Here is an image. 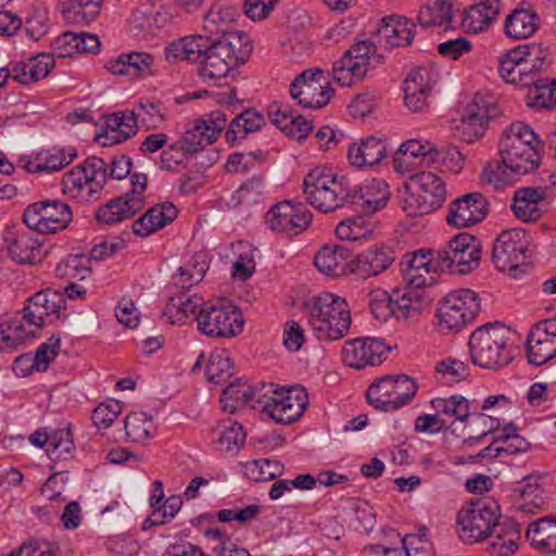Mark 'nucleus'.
Here are the masks:
<instances>
[{"label": "nucleus", "mask_w": 556, "mask_h": 556, "mask_svg": "<svg viewBox=\"0 0 556 556\" xmlns=\"http://www.w3.org/2000/svg\"><path fill=\"white\" fill-rule=\"evenodd\" d=\"M254 401V409H260L277 424L289 425L296 421L307 405L304 390L276 388L273 383L263 384L253 390L245 383H230L223 392L220 402L223 409L233 413L239 405Z\"/></svg>", "instance_id": "1"}, {"label": "nucleus", "mask_w": 556, "mask_h": 556, "mask_svg": "<svg viewBox=\"0 0 556 556\" xmlns=\"http://www.w3.org/2000/svg\"><path fill=\"white\" fill-rule=\"evenodd\" d=\"M201 47L199 75L204 80H217L243 64L251 54L252 46L244 33L225 34L220 37L204 36Z\"/></svg>", "instance_id": "2"}, {"label": "nucleus", "mask_w": 556, "mask_h": 556, "mask_svg": "<svg viewBox=\"0 0 556 556\" xmlns=\"http://www.w3.org/2000/svg\"><path fill=\"white\" fill-rule=\"evenodd\" d=\"M308 325L318 340L337 341L345 337L351 327V313L344 298L325 292L305 304Z\"/></svg>", "instance_id": "3"}, {"label": "nucleus", "mask_w": 556, "mask_h": 556, "mask_svg": "<svg viewBox=\"0 0 556 556\" xmlns=\"http://www.w3.org/2000/svg\"><path fill=\"white\" fill-rule=\"evenodd\" d=\"M510 336V329L498 323L476 329L468 343L472 364L490 370L507 366L513 359Z\"/></svg>", "instance_id": "4"}, {"label": "nucleus", "mask_w": 556, "mask_h": 556, "mask_svg": "<svg viewBox=\"0 0 556 556\" xmlns=\"http://www.w3.org/2000/svg\"><path fill=\"white\" fill-rule=\"evenodd\" d=\"M303 192L306 201L321 212L349 205L350 181L336 176L331 169L315 167L305 176Z\"/></svg>", "instance_id": "5"}, {"label": "nucleus", "mask_w": 556, "mask_h": 556, "mask_svg": "<svg viewBox=\"0 0 556 556\" xmlns=\"http://www.w3.org/2000/svg\"><path fill=\"white\" fill-rule=\"evenodd\" d=\"M534 131L521 122L513 123L500 141V154L506 166L518 176L534 170L539 165Z\"/></svg>", "instance_id": "6"}, {"label": "nucleus", "mask_w": 556, "mask_h": 556, "mask_svg": "<svg viewBox=\"0 0 556 556\" xmlns=\"http://www.w3.org/2000/svg\"><path fill=\"white\" fill-rule=\"evenodd\" d=\"M445 199L444 180L432 172H420L405 186L402 208L408 216L427 215L440 208Z\"/></svg>", "instance_id": "7"}, {"label": "nucleus", "mask_w": 556, "mask_h": 556, "mask_svg": "<svg viewBox=\"0 0 556 556\" xmlns=\"http://www.w3.org/2000/svg\"><path fill=\"white\" fill-rule=\"evenodd\" d=\"M500 517V506L495 500L483 497L470 502L457 515L460 539L472 544L489 538Z\"/></svg>", "instance_id": "8"}, {"label": "nucleus", "mask_w": 556, "mask_h": 556, "mask_svg": "<svg viewBox=\"0 0 556 556\" xmlns=\"http://www.w3.org/2000/svg\"><path fill=\"white\" fill-rule=\"evenodd\" d=\"M106 180V163L100 157L90 156L63 175L62 191L72 198H98Z\"/></svg>", "instance_id": "9"}, {"label": "nucleus", "mask_w": 556, "mask_h": 556, "mask_svg": "<svg viewBox=\"0 0 556 556\" xmlns=\"http://www.w3.org/2000/svg\"><path fill=\"white\" fill-rule=\"evenodd\" d=\"M194 319L198 330L207 338L229 339L242 332L244 318L233 305L223 302L204 303Z\"/></svg>", "instance_id": "10"}, {"label": "nucleus", "mask_w": 556, "mask_h": 556, "mask_svg": "<svg viewBox=\"0 0 556 556\" xmlns=\"http://www.w3.org/2000/svg\"><path fill=\"white\" fill-rule=\"evenodd\" d=\"M417 389L415 380L407 375L384 376L370 384L367 400L377 409L396 410L415 396Z\"/></svg>", "instance_id": "11"}, {"label": "nucleus", "mask_w": 556, "mask_h": 556, "mask_svg": "<svg viewBox=\"0 0 556 556\" xmlns=\"http://www.w3.org/2000/svg\"><path fill=\"white\" fill-rule=\"evenodd\" d=\"M131 190L115 197L100 206L96 212V219L100 224L113 225L131 218L146 204L144 192L148 177L146 174L135 173L130 177Z\"/></svg>", "instance_id": "12"}, {"label": "nucleus", "mask_w": 556, "mask_h": 556, "mask_svg": "<svg viewBox=\"0 0 556 556\" xmlns=\"http://www.w3.org/2000/svg\"><path fill=\"white\" fill-rule=\"evenodd\" d=\"M481 308L478 294L470 289H459L448 293L438 308L439 324L451 331H459L472 321Z\"/></svg>", "instance_id": "13"}, {"label": "nucleus", "mask_w": 556, "mask_h": 556, "mask_svg": "<svg viewBox=\"0 0 556 556\" xmlns=\"http://www.w3.org/2000/svg\"><path fill=\"white\" fill-rule=\"evenodd\" d=\"M73 219L68 204L61 200H43L29 204L23 214L28 229L39 233H55L65 229Z\"/></svg>", "instance_id": "14"}, {"label": "nucleus", "mask_w": 556, "mask_h": 556, "mask_svg": "<svg viewBox=\"0 0 556 556\" xmlns=\"http://www.w3.org/2000/svg\"><path fill=\"white\" fill-rule=\"evenodd\" d=\"M500 115V109L492 97L476 94L464 109L457 136L466 143H473L483 137L489 122Z\"/></svg>", "instance_id": "15"}, {"label": "nucleus", "mask_w": 556, "mask_h": 556, "mask_svg": "<svg viewBox=\"0 0 556 556\" xmlns=\"http://www.w3.org/2000/svg\"><path fill=\"white\" fill-rule=\"evenodd\" d=\"M376 53V46L368 40L355 42L333 64L332 77L342 87H351L362 80L369 66V60Z\"/></svg>", "instance_id": "16"}, {"label": "nucleus", "mask_w": 556, "mask_h": 556, "mask_svg": "<svg viewBox=\"0 0 556 556\" xmlns=\"http://www.w3.org/2000/svg\"><path fill=\"white\" fill-rule=\"evenodd\" d=\"M529 236L523 228L503 230L494 240L492 263L500 271H515L526 260Z\"/></svg>", "instance_id": "17"}, {"label": "nucleus", "mask_w": 556, "mask_h": 556, "mask_svg": "<svg viewBox=\"0 0 556 556\" xmlns=\"http://www.w3.org/2000/svg\"><path fill=\"white\" fill-rule=\"evenodd\" d=\"M444 271L468 274L478 267L481 248L478 239L467 232L452 238L447 248L439 251Z\"/></svg>", "instance_id": "18"}, {"label": "nucleus", "mask_w": 556, "mask_h": 556, "mask_svg": "<svg viewBox=\"0 0 556 556\" xmlns=\"http://www.w3.org/2000/svg\"><path fill=\"white\" fill-rule=\"evenodd\" d=\"M265 220L273 231L299 235L309 226L312 214L300 203L283 201L267 212Z\"/></svg>", "instance_id": "19"}, {"label": "nucleus", "mask_w": 556, "mask_h": 556, "mask_svg": "<svg viewBox=\"0 0 556 556\" xmlns=\"http://www.w3.org/2000/svg\"><path fill=\"white\" fill-rule=\"evenodd\" d=\"M323 74L320 70H306L298 75L290 85L291 97L304 108H324L331 99L333 90L329 85H321Z\"/></svg>", "instance_id": "20"}, {"label": "nucleus", "mask_w": 556, "mask_h": 556, "mask_svg": "<svg viewBox=\"0 0 556 556\" xmlns=\"http://www.w3.org/2000/svg\"><path fill=\"white\" fill-rule=\"evenodd\" d=\"M227 125V115L217 110L201 119L194 121L182 138V149L189 153H197L206 146L212 144Z\"/></svg>", "instance_id": "21"}, {"label": "nucleus", "mask_w": 556, "mask_h": 556, "mask_svg": "<svg viewBox=\"0 0 556 556\" xmlns=\"http://www.w3.org/2000/svg\"><path fill=\"white\" fill-rule=\"evenodd\" d=\"M488 212L486 198L480 192H470L451 202L446 222L456 228H467L481 223Z\"/></svg>", "instance_id": "22"}, {"label": "nucleus", "mask_w": 556, "mask_h": 556, "mask_svg": "<svg viewBox=\"0 0 556 556\" xmlns=\"http://www.w3.org/2000/svg\"><path fill=\"white\" fill-rule=\"evenodd\" d=\"M388 350L383 341L376 338L354 339L346 341L342 349V357L349 367L361 369L376 366L382 362V355Z\"/></svg>", "instance_id": "23"}, {"label": "nucleus", "mask_w": 556, "mask_h": 556, "mask_svg": "<svg viewBox=\"0 0 556 556\" xmlns=\"http://www.w3.org/2000/svg\"><path fill=\"white\" fill-rule=\"evenodd\" d=\"M437 77L430 67L412 70L404 80V102L412 112H422L428 108V96Z\"/></svg>", "instance_id": "24"}, {"label": "nucleus", "mask_w": 556, "mask_h": 556, "mask_svg": "<svg viewBox=\"0 0 556 556\" xmlns=\"http://www.w3.org/2000/svg\"><path fill=\"white\" fill-rule=\"evenodd\" d=\"M394 260V251L390 247H374L350 261V271L367 279L386 271Z\"/></svg>", "instance_id": "25"}, {"label": "nucleus", "mask_w": 556, "mask_h": 556, "mask_svg": "<svg viewBox=\"0 0 556 556\" xmlns=\"http://www.w3.org/2000/svg\"><path fill=\"white\" fill-rule=\"evenodd\" d=\"M389 195L387 182L382 179H372L367 181L357 191L352 192L350 190L349 205L356 213L368 215L386 206Z\"/></svg>", "instance_id": "26"}, {"label": "nucleus", "mask_w": 556, "mask_h": 556, "mask_svg": "<svg viewBox=\"0 0 556 556\" xmlns=\"http://www.w3.org/2000/svg\"><path fill=\"white\" fill-rule=\"evenodd\" d=\"M441 255L439 251L432 250H418L412 253H406L401 263V274L410 288H425L426 280L420 279L416 274L417 269L426 270L428 266H432L433 271H444L443 264H441Z\"/></svg>", "instance_id": "27"}, {"label": "nucleus", "mask_w": 556, "mask_h": 556, "mask_svg": "<svg viewBox=\"0 0 556 556\" xmlns=\"http://www.w3.org/2000/svg\"><path fill=\"white\" fill-rule=\"evenodd\" d=\"M415 24L404 16L391 15L381 20L377 37L391 48L406 47L415 37Z\"/></svg>", "instance_id": "28"}, {"label": "nucleus", "mask_w": 556, "mask_h": 556, "mask_svg": "<svg viewBox=\"0 0 556 556\" xmlns=\"http://www.w3.org/2000/svg\"><path fill=\"white\" fill-rule=\"evenodd\" d=\"M544 64V59L539 54L533 58L525 59L516 64L501 63L500 73L506 83L517 85L522 88H532L538 84L539 72Z\"/></svg>", "instance_id": "29"}, {"label": "nucleus", "mask_w": 556, "mask_h": 556, "mask_svg": "<svg viewBox=\"0 0 556 556\" xmlns=\"http://www.w3.org/2000/svg\"><path fill=\"white\" fill-rule=\"evenodd\" d=\"M177 216L178 210L172 202L159 203L134 222L132 231L139 237H148L172 223Z\"/></svg>", "instance_id": "30"}, {"label": "nucleus", "mask_w": 556, "mask_h": 556, "mask_svg": "<svg viewBox=\"0 0 556 556\" xmlns=\"http://www.w3.org/2000/svg\"><path fill=\"white\" fill-rule=\"evenodd\" d=\"M154 56L147 52L122 53L116 59L110 60L105 68L115 75H127L130 77L149 76L152 74Z\"/></svg>", "instance_id": "31"}, {"label": "nucleus", "mask_w": 556, "mask_h": 556, "mask_svg": "<svg viewBox=\"0 0 556 556\" xmlns=\"http://www.w3.org/2000/svg\"><path fill=\"white\" fill-rule=\"evenodd\" d=\"M438 148L434 143L410 139L401 144L395 159V168L399 172H404L414 164L415 160H419L420 164L432 165L438 162Z\"/></svg>", "instance_id": "32"}, {"label": "nucleus", "mask_w": 556, "mask_h": 556, "mask_svg": "<svg viewBox=\"0 0 556 556\" xmlns=\"http://www.w3.org/2000/svg\"><path fill=\"white\" fill-rule=\"evenodd\" d=\"M387 146L377 137H368L350 146L348 159L353 166L372 167L379 164L386 156Z\"/></svg>", "instance_id": "33"}, {"label": "nucleus", "mask_w": 556, "mask_h": 556, "mask_svg": "<svg viewBox=\"0 0 556 556\" xmlns=\"http://www.w3.org/2000/svg\"><path fill=\"white\" fill-rule=\"evenodd\" d=\"M204 304L202 298L198 295H189L180 292L170 296L166 303L162 317L172 325H184L190 317L198 315L199 309Z\"/></svg>", "instance_id": "34"}, {"label": "nucleus", "mask_w": 556, "mask_h": 556, "mask_svg": "<svg viewBox=\"0 0 556 556\" xmlns=\"http://www.w3.org/2000/svg\"><path fill=\"white\" fill-rule=\"evenodd\" d=\"M77 157L75 148L52 147L48 150L39 152L34 160L25 164L27 172L31 173H52L67 166Z\"/></svg>", "instance_id": "35"}, {"label": "nucleus", "mask_w": 556, "mask_h": 556, "mask_svg": "<svg viewBox=\"0 0 556 556\" xmlns=\"http://www.w3.org/2000/svg\"><path fill=\"white\" fill-rule=\"evenodd\" d=\"M544 200V192L540 188L518 189L513 198L511 211L515 216L525 223H534L542 217L540 203Z\"/></svg>", "instance_id": "36"}, {"label": "nucleus", "mask_w": 556, "mask_h": 556, "mask_svg": "<svg viewBox=\"0 0 556 556\" xmlns=\"http://www.w3.org/2000/svg\"><path fill=\"white\" fill-rule=\"evenodd\" d=\"M489 536L492 539L488 547L491 556H510L518 548L520 529L511 520L498 521Z\"/></svg>", "instance_id": "37"}, {"label": "nucleus", "mask_w": 556, "mask_h": 556, "mask_svg": "<svg viewBox=\"0 0 556 556\" xmlns=\"http://www.w3.org/2000/svg\"><path fill=\"white\" fill-rule=\"evenodd\" d=\"M5 248L15 263H33L35 253L40 249V242L26 230H8L4 235Z\"/></svg>", "instance_id": "38"}, {"label": "nucleus", "mask_w": 556, "mask_h": 556, "mask_svg": "<svg viewBox=\"0 0 556 556\" xmlns=\"http://www.w3.org/2000/svg\"><path fill=\"white\" fill-rule=\"evenodd\" d=\"M349 250L343 245L324 247L314 258L316 268L330 277H339L350 269Z\"/></svg>", "instance_id": "39"}, {"label": "nucleus", "mask_w": 556, "mask_h": 556, "mask_svg": "<svg viewBox=\"0 0 556 556\" xmlns=\"http://www.w3.org/2000/svg\"><path fill=\"white\" fill-rule=\"evenodd\" d=\"M500 12V0H484L464 12L463 26L470 33H481L496 20Z\"/></svg>", "instance_id": "40"}, {"label": "nucleus", "mask_w": 556, "mask_h": 556, "mask_svg": "<svg viewBox=\"0 0 556 556\" xmlns=\"http://www.w3.org/2000/svg\"><path fill=\"white\" fill-rule=\"evenodd\" d=\"M540 17L532 8H516L506 17L505 31L514 39H527L539 28Z\"/></svg>", "instance_id": "41"}, {"label": "nucleus", "mask_w": 556, "mask_h": 556, "mask_svg": "<svg viewBox=\"0 0 556 556\" xmlns=\"http://www.w3.org/2000/svg\"><path fill=\"white\" fill-rule=\"evenodd\" d=\"M138 118L132 111L116 112L105 117V132L97 137L100 141L101 138H112L113 142H122L135 135L139 125Z\"/></svg>", "instance_id": "42"}, {"label": "nucleus", "mask_w": 556, "mask_h": 556, "mask_svg": "<svg viewBox=\"0 0 556 556\" xmlns=\"http://www.w3.org/2000/svg\"><path fill=\"white\" fill-rule=\"evenodd\" d=\"M526 538L539 548L549 553L556 552V517H544L531 522Z\"/></svg>", "instance_id": "43"}, {"label": "nucleus", "mask_w": 556, "mask_h": 556, "mask_svg": "<svg viewBox=\"0 0 556 556\" xmlns=\"http://www.w3.org/2000/svg\"><path fill=\"white\" fill-rule=\"evenodd\" d=\"M396 318L408 319L418 315L422 308L427 307L431 300L422 288H410L400 294L394 293Z\"/></svg>", "instance_id": "44"}, {"label": "nucleus", "mask_w": 556, "mask_h": 556, "mask_svg": "<svg viewBox=\"0 0 556 556\" xmlns=\"http://www.w3.org/2000/svg\"><path fill=\"white\" fill-rule=\"evenodd\" d=\"M265 124V116L255 109L243 110L230 122L226 139L233 143L238 138H244L248 134L260 130Z\"/></svg>", "instance_id": "45"}, {"label": "nucleus", "mask_w": 556, "mask_h": 556, "mask_svg": "<svg viewBox=\"0 0 556 556\" xmlns=\"http://www.w3.org/2000/svg\"><path fill=\"white\" fill-rule=\"evenodd\" d=\"M454 17L452 0H437L432 5L422 7L417 21L422 27H450Z\"/></svg>", "instance_id": "46"}, {"label": "nucleus", "mask_w": 556, "mask_h": 556, "mask_svg": "<svg viewBox=\"0 0 556 556\" xmlns=\"http://www.w3.org/2000/svg\"><path fill=\"white\" fill-rule=\"evenodd\" d=\"M202 35L189 36L173 41L165 49V58L168 62H175L177 60H186L192 63H197L201 55V47L203 41Z\"/></svg>", "instance_id": "47"}, {"label": "nucleus", "mask_w": 556, "mask_h": 556, "mask_svg": "<svg viewBox=\"0 0 556 556\" xmlns=\"http://www.w3.org/2000/svg\"><path fill=\"white\" fill-rule=\"evenodd\" d=\"M70 4L63 10L67 24L88 25L93 22L101 10L102 0H68Z\"/></svg>", "instance_id": "48"}, {"label": "nucleus", "mask_w": 556, "mask_h": 556, "mask_svg": "<svg viewBox=\"0 0 556 556\" xmlns=\"http://www.w3.org/2000/svg\"><path fill=\"white\" fill-rule=\"evenodd\" d=\"M542 332H530L527 339V356L531 364L540 366L556 356V339Z\"/></svg>", "instance_id": "49"}, {"label": "nucleus", "mask_w": 556, "mask_h": 556, "mask_svg": "<svg viewBox=\"0 0 556 556\" xmlns=\"http://www.w3.org/2000/svg\"><path fill=\"white\" fill-rule=\"evenodd\" d=\"M125 434L128 441L146 444L152 437V418L143 412H134L124 420Z\"/></svg>", "instance_id": "50"}, {"label": "nucleus", "mask_w": 556, "mask_h": 556, "mask_svg": "<svg viewBox=\"0 0 556 556\" xmlns=\"http://www.w3.org/2000/svg\"><path fill=\"white\" fill-rule=\"evenodd\" d=\"M530 443L518 434H501L482 452V457H498L503 454L513 455L528 451Z\"/></svg>", "instance_id": "51"}, {"label": "nucleus", "mask_w": 556, "mask_h": 556, "mask_svg": "<svg viewBox=\"0 0 556 556\" xmlns=\"http://www.w3.org/2000/svg\"><path fill=\"white\" fill-rule=\"evenodd\" d=\"M430 404L440 417H454L456 420L465 421L470 415L469 402L463 395H452L446 399L437 397Z\"/></svg>", "instance_id": "52"}, {"label": "nucleus", "mask_w": 556, "mask_h": 556, "mask_svg": "<svg viewBox=\"0 0 556 556\" xmlns=\"http://www.w3.org/2000/svg\"><path fill=\"white\" fill-rule=\"evenodd\" d=\"M35 330H26L20 319H12L0 325V349H15L22 341L35 338Z\"/></svg>", "instance_id": "53"}, {"label": "nucleus", "mask_w": 556, "mask_h": 556, "mask_svg": "<svg viewBox=\"0 0 556 556\" xmlns=\"http://www.w3.org/2000/svg\"><path fill=\"white\" fill-rule=\"evenodd\" d=\"M529 105L538 109H553L556 106V79H538L528 93Z\"/></svg>", "instance_id": "54"}, {"label": "nucleus", "mask_w": 556, "mask_h": 556, "mask_svg": "<svg viewBox=\"0 0 556 556\" xmlns=\"http://www.w3.org/2000/svg\"><path fill=\"white\" fill-rule=\"evenodd\" d=\"M245 442V432L242 426L231 419L224 420L218 426V444L222 450L232 451L240 448Z\"/></svg>", "instance_id": "55"}, {"label": "nucleus", "mask_w": 556, "mask_h": 556, "mask_svg": "<svg viewBox=\"0 0 556 556\" xmlns=\"http://www.w3.org/2000/svg\"><path fill=\"white\" fill-rule=\"evenodd\" d=\"M232 21V16L228 11L222 8L213 7L204 17L203 36L220 37L225 34H231L228 30V24Z\"/></svg>", "instance_id": "56"}, {"label": "nucleus", "mask_w": 556, "mask_h": 556, "mask_svg": "<svg viewBox=\"0 0 556 556\" xmlns=\"http://www.w3.org/2000/svg\"><path fill=\"white\" fill-rule=\"evenodd\" d=\"M232 376V364L224 353H212L206 365V378L210 382L220 384Z\"/></svg>", "instance_id": "57"}, {"label": "nucleus", "mask_w": 556, "mask_h": 556, "mask_svg": "<svg viewBox=\"0 0 556 556\" xmlns=\"http://www.w3.org/2000/svg\"><path fill=\"white\" fill-rule=\"evenodd\" d=\"M75 448L70 428L59 429L50 433L48 456L56 462L66 458Z\"/></svg>", "instance_id": "58"}, {"label": "nucleus", "mask_w": 556, "mask_h": 556, "mask_svg": "<svg viewBox=\"0 0 556 556\" xmlns=\"http://www.w3.org/2000/svg\"><path fill=\"white\" fill-rule=\"evenodd\" d=\"M515 176L518 175L506 166V163L503 162L502 157L500 162L486 164L482 172L483 180L495 189L513 184Z\"/></svg>", "instance_id": "59"}, {"label": "nucleus", "mask_w": 556, "mask_h": 556, "mask_svg": "<svg viewBox=\"0 0 556 556\" xmlns=\"http://www.w3.org/2000/svg\"><path fill=\"white\" fill-rule=\"evenodd\" d=\"M89 262L85 254H70L56 265L55 271L60 277H79V279H84L91 270L87 266Z\"/></svg>", "instance_id": "60"}, {"label": "nucleus", "mask_w": 556, "mask_h": 556, "mask_svg": "<svg viewBox=\"0 0 556 556\" xmlns=\"http://www.w3.org/2000/svg\"><path fill=\"white\" fill-rule=\"evenodd\" d=\"M369 307L372 316L379 321H387L391 316L396 317L395 298L386 291L371 293Z\"/></svg>", "instance_id": "61"}, {"label": "nucleus", "mask_w": 556, "mask_h": 556, "mask_svg": "<svg viewBox=\"0 0 556 556\" xmlns=\"http://www.w3.org/2000/svg\"><path fill=\"white\" fill-rule=\"evenodd\" d=\"M282 115V119L275 118V125L287 136L301 140L312 131V123L303 116L286 115L285 113Z\"/></svg>", "instance_id": "62"}, {"label": "nucleus", "mask_w": 556, "mask_h": 556, "mask_svg": "<svg viewBox=\"0 0 556 556\" xmlns=\"http://www.w3.org/2000/svg\"><path fill=\"white\" fill-rule=\"evenodd\" d=\"M47 304V298L43 291H39L27 300L23 312V319L28 326L35 327L36 330L41 329L45 324L46 311L43 305Z\"/></svg>", "instance_id": "63"}, {"label": "nucleus", "mask_w": 556, "mask_h": 556, "mask_svg": "<svg viewBox=\"0 0 556 556\" xmlns=\"http://www.w3.org/2000/svg\"><path fill=\"white\" fill-rule=\"evenodd\" d=\"M405 556H431V542L425 529L418 533L406 534L402 539Z\"/></svg>", "instance_id": "64"}]
</instances>
